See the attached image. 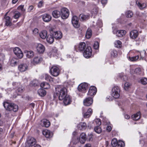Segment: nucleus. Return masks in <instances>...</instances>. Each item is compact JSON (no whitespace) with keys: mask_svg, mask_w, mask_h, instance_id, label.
I'll use <instances>...</instances> for the list:
<instances>
[{"mask_svg":"<svg viewBox=\"0 0 147 147\" xmlns=\"http://www.w3.org/2000/svg\"><path fill=\"white\" fill-rule=\"evenodd\" d=\"M36 49L38 52L39 53H42L45 51V47L42 44H38L36 47Z\"/></svg>","mask_w":147,"mask_h":147,"instance_id":"dca6fc26","label":"nucleus"},{"mask_svg":"<svg viewBox=\"0 0 147 147\" xmlns=\"http://www.w3.org/2000/svg\"><path fill=\"white\" fill-rule=\"evenodd\" d=\"M72 23L75 28H78L79 27L80 24L78 23V19L76 16H74L73 17L72 19Z\"/></svg>","mask_w":147,"mask_h":147,"instance_id":"9d476101","label":"nucleus"},{"mask_svg":"<svg viewBox=\"0 0 147 147\" xmlns=\"http://www.w3.org/2000/svg\"><path fill=\"white\" fill-rule=\"evenodd\" d=\"M50 71L51 75L55 77L58 76L59 74L58 67L55 66H53L51 68Z\"/></svg>","mask_w":147,"mask_h":147,"instance_id":"20e7f679","label":"nucleus"},{"mask_svg":"<svg viewBox=\"0 0 147 147\" xmlns=\"http://www.w3.org/2000/svg\"><path fill=\"white\" fill-rule=\"evenodd\" d=\"M42 60V58L40 57H36L33 60L32 63L34 65L39 63Z\"/></svg>","mask_w":147,"mask_h":147,"instance_id":"5701e85b","label":"nucleus"},{"mask_svg":"<svg viewBox=\"0 0 147 147\" xmlns=\"http://www.w3.org/2000/svg\"><path fill=\"white\" fill-rule=\"evenodd\" d=\"M38 30L36 28H35L33 31V32L34 34L36 35L38 34Z\"/></svg>","mask_w":147,"mask_h":147,"instance_id":"13d9d810","label":"nucleus"},{"mask_svg":"<svg viewBox=\"0 0 147 147\" xmlns=\"http://www.w3.org/2000/svg\"><path fill=\"white\" fill-rule=\"evenodd\" d=\"M117 145L118 147H124L125 146V143L122 141L119 140L118 142Z\"/></svg>","mask_w":147,"mask_h":147,"instance_id":"a18cd8bd","label":"nucleus"},{"mask_svg":"<svg viewBox=\"0 0 147 147\" xmlns=\"http://www.w3.org/2000/svg\"><path fill=\"white\" fill-rule=\"evenodd\" d=\"M38 93L39 95L41 96H44L46 94V91L43 89H40L38 91Z\"/></svg>","mask_w":147,"mask_h":147,"instance_id":"72a5a7b5","label":"nucleus"},{"mask_svg":"<svg viewBox=\"0 0 147 147\" xmlns=\"http://www.w3.org/2000/svg\"><path fill=\"white\" fill-rule=\"evenodd\" d=\"M38 81L36 80H34L33 81V84L34 86H37L38 85Z\"/></svg>","mask_w":147,"mask_h":147,"instance_id":"0e129e2a","label":"nucleus"},{"mask_svg":"<svg viewBox=\"0 0 147 147\" xmlns=\"http://www.w3.org/2000/svg\"><path fill=\"white\" fill-rule=\"evenodd\" d=\"M141 72V69L139 68H137L134 70L132 68H131L130 69V72L132 75L135 74H140Z\"/></svg>","mask_w":147,"mask_h":147,"instance_id":"aec40b11","label":"nucleus"},{"mask_svg":"<svg viewBox=\"0 0 147 147\" xmlns=\"http://www.w3.org/2000/svg\"><path fill=\"white\" fill-rule=\"evenodd\" d=\"M29 106L32 108H34L35 106V104L34 103H31L30 104Z\"/></svg>","mask_w":147,"mask_h":147,"instance_id":"774afa93","label":"nucleus"},{"mask_svg":"<svg viewBox=\"0 0 147 147\" xmlns=\"http://www.w3.org/2000/svg\"><path fill=\"white\" fill-rule=\"evenodd\" d=\"M93 138V135L92 134H90L88 136L87 140H88L89 141H90L92 140Z\"/></svg>","mask_w":147,"mask_h":147,"instance_id":"4d7b16f0","label":"nucleus"},{"mask_svg":"<svg viewBox=\"0 0 147 147\" xmlns=\"http://www.w3.org/2000/svg\"><path fill=\"white\" fill-rule=\"evenodd\" d=\"M139 58V56H138L137 55L136 56L131 57H129V59L130 60L132 61H135L136 60H137V59H138Z\"/></svg>","mask_w":147,"mask_h":147,"instance_id":"864d4df0","label":"nucleus"},{"mask_svg":"<svg viewBox=\"0 0 147 147\" xmlns=\"http://www.w3.org/2000/svg\"><path fill=\"white\" fill-rule=\"evenodd\" d=\"M63 100L64 104L65 105H67L69 104L71 101L69 96L67 95L65 96V97Z\"/></svg>","mask_w":147,"mask_h":147,"instance_id":"cd10ccee","label":"nucleus"},{"mask_svg":"<svg viewBox=\"0 0 147 147\" xmlns=\"http://www.w3.org/2000/svg\"><path fill=\"white\" fill-rule=\"evenodd\" d=\"M4 20L5 24L7 26H10L11 25V20L9 16H5L4 17Z\"/></svg>","mask_w":147,"mask_h":147,"instance_id":"b1692460","label":"nucleus"},{"mask_svg":"<svg viewBox=\"0 0 147 147\" xmlns=\"http://www.w3.org/2000/svg\"><path fill=\"white\" fill-rule=\"evenodd\" d=\"M49 54L50 55V57L57 56L58 55L57 49L56 47L53 48Z\"/></svg>","mask_w":147,"mask_h":147,"instance_id":"6ab92c4d","label":"nucleus"},{"mask_svg":"<svg viewBox=\"0 0 147 147\" xmlns=\"http://www.w3.org/2000/svg\"><path fill=\"white\" fill-rule=\"evenodd\" d=\"M19 87H18V91L19 92H22L24 90V88L23 87V86H22L20 85H20H18Z\"/></svg>","mask_w":147,"mask_h":147,"instance_id":"603ef678","label":"nucleus"},{"mask_svg":"<svg viewBox=\"0 0 147 147\" xmlns=\"http://www.w3.org/2000/svg\"><path fill=\"white\" fill-rule=\"evenodd\" d=\"M83 102L85 106H88L92 104L93 100L91 97H88L84 99Z\"/></svg>","mask_w":147,"mask_h":147,"instance_id":"f8f14e48","label":"nucleus"},{"mask_svg":"<svg viewBox=\"0 0 147 147\" xmlns=\"http://www.w3.org/2000/svg\"><path fill=\"white\" fill-rule=\"evenodd\" d=\"M140 112H138L136 114L133 115L132 116V118L133 120H138L140 118Z\"/></svg>","mask_w":147,"mask_h":147,"instance_id":"473e14b6","label":"nucleus"},{"mask_svg":"<svg viewBox=\"0 0 147 147\" xmlns=\"http://www.w3.org/2000/svg\"><path fill=\"white\" fill-rule=\"evenodd\" d=\"M118 142L116 139H113L111 142L112 145L113 147L116 146L117 145Z\"/></svg>","mask_w":147,"mask_h":147,"instance_id":"c03bdc74","label":"nucleus"},{"mask_svg":"<svg viewBox=\"0 0 147 147\" xmlns=\"http://www.w3.org/2000/svg\"><path fill=\"white\" fill-rule=\"evenodd\" d=\"M44 76L45 80L47 81H50L51 78V77L48 74H45Z\"/></svg>","mask_w":147,"mask_h":147,"instance_id":"de8ad7c7","label":"nucleus"},{"mask_svg":"<svg viewBox=\"0 0 147 147\" xmlns=\"http://www.w3.org/2000/svg\"><path fill=\"white\" fill-rule=\"evenodd\" d=\"M76 47L77 48L78 47L80 51H84L86 49V45L85 42H81L78 45V46H76Z\"/></svg>","mask_w":147,"mask_h":147,"instance_id":"4be33fe9","label":"nucleus"},{"mask_svg":"<svg viewBox=\"0 0 147 147\" xmlns=\"http://www.w3.org/2000/svg\"><path fill=\"white\" fill-rule=\"evenodd\" d=\"M54 37L57 39H59L62 37V34L60 31H56L53 34Z\"/></svg>","mask_w":147,"mask_h":147,"instance_id":"412c9836","label":"nucleus"},{"mask_svg":"<svg viewBox=\"0 0 147 147\" xmlns=\"http://www.w3.org/2000/svg\"><path fill=\"white\" fill-rule=\"evenodd\" d=\"M92 113V111L91 109H89L87 111L84 113L83 116L85 118H88L89 117Z\"/></svg>","mask_w":147,"mask_h":147,"instance_id":"393cba45","label":"nucleus"},{"mask_svg":"<svg viewBox=\"0 0 147 147\" xmlns=\"http://www.w3.org/2000/svg\"><path fill=\"white\" fill-rule=\"evenodd\" d=\"M34 8V6L32 5H30L29 6L28 9V12H30Z\"/></svg>","mask_w":147,"mask_h":147,"instance_id":"680f3d73","label":"nucleus"},{"mask_svg":"<svg viewBox=\"0 0 147 147\" xmlns=\"http://www.w3.org/2000/svg\"><path fill=\"white\" fill-rule=\"evenodd\" d=\"M78 129L83 130L85 129L86 128V125L84 122L81 123L78 125Z\"/></svg>","mask_w":147,"mask_h":147,"instance_id":"2f4dec72","label":"nucleus"},{"mask_svg":"<svg viewBox=\"0 0 147 147\" xmlns=\"http://www.w3.org/2000/svg\"><path fill=\"white\" fill-rule=\"evenodd\" d=\"M3 106L6 110L9 111L12 110L15 112L17 111L18 109V107L17 105L7 102H4Z\"/></svg>","mask_w":147,"mask_h":147,"instance_id":"f03ea898","label":"nucleus"},{"mask_svg":"<svg viewBox=\"0 0 147 147\" xmlns=\"http://www.w3.org/2000/svg\"><path fill=\"white\" fill-rule=\"evenodd\" d=\"M55 92L57 97L60 100H63L67 95L66 88L61 86H57L55 88Z\"/></svg>","mask_w":147,"mask_h":147,"instance_id":"f257e3e1","label":"nucleus"},{"mask_svg":"<svg viewBox=\"0 0 147 147\" xmlns=\"http://www.w3.org/2000/svg\"><path fill=\"white\" fill-rule=\"evenodd\" d=\"M107 2V0H101V3L103 5H105Z\"/></svg>","mask_w":147,"mask_h":147,"instance_id":"338daca9","label":"nucleus"},{"mask_svg":"<svg viewBox=\"0 0 147 147\" xmlns=\"http://www.w3.org/2000/svg\"><path fill=\"white\" fill-rule=\"evenodd\" d=\"M120 89L118 86H115L112 89L111 95L115 98H118L120 96Z\"/></svg>","mask_w":147,"mask_h":147,"instance_id":"7ed1b4c3","label":"nucleus"},{"mask_svg":"<svg viewBox=\"0 0 147 147\" xmlns=\"http://www.w3.org/2000/svg\"><path fill=\"white\" fill-rule=\"evenodd\" d=\"M52 15L54 18H57L61 16V13L59 11L55 10L53 11Z\"/></svg>","mask_w":147,"mask_h":147,"instance_id":"c85d7f7f","label":"nucleus"},{"mask_svg":"<svg viewBox=\"0 0 147 147\" xmlns=\"http://www.w3.org/2000/svg\"><path fill=\"white\" fill-rule=\"evenodd\" d=\"M96 92V87L94 86H91L90 88L87 95L90 96H92L95 94Z\"/></svg>","mask_w":147,"mask_h":147,"instance_id":"9b49d317","label":"nucleus"},{"mask_svg":"<svg viewBox=\"0 0 147 147\" xmlns=\"http://www.w3.org/2000/svg\"><path fill=\"white\" fill-rule=\"evenodd\" d=\"M92 51L91 48L90 47H87L83 53L84 57L87 58H89L91 55Z\"/></svg>","mask_w":147,"mask_h":147,"instance_id":"423d86ee","label":"nucleus"},{"mask_svg":"<svg viewBox=\"0 0 147 147\" xmlns=\"http://www.w3.org/2000/svg\"><path fill=\"white\" fill-rule=\"evenodd\" d=\"M42 16L43 21L46 22H49L51 19V16L47 13H45L42 15Z\"/></svg>","mask_w":147,"mask_h":147,"instance_id":"ddd939ff","label":"nucleus"},{"mask_svg":"<svg viewBox=\"0 0 147 147\" xmlns=\"http://www.w3.org/2000/svg\"><path fill=\"white\" fill-rule=\"evenodd\" d=\"M27 141L26 147H32L36 143L35 139L30 137L28 138Z\"/></svg>","mask_w":147,"mask_h":147,"instance_id":"39448f33","label":"nucleus"},{"mask_svg":"<svg viewBox=\"0 0 147 147\" xmlns=\"http://www.w3.org/2000/svg\"><path fill=\"white\" fill-rule=\"evenodd\" d=\"M14 54L20 59L22 58L23 56V54L21 50L18 47H16L13 50Z\"/></svg>","mask_w":147,"mask_h":147,"instance_id":"6e6552de","label":"nucleus"},{"mask_svg":"<svg viewBox=\"0 0 147 147\" xmlns=\"http://www.w3.org/2000/svg\"><path fill=\"white\" fill-rule=\"evenodd\" d=\"M42 134L45 136L47 138L51 137L53 135V133L51 131L47 129L44 130Z\"/></svg>","mask_w":147,"mask_h":147,"instance_id":"2eb2a0df","label":"nucleus"},{"mask_svg":"<svg viewBox=\"0 0 147 147\" xmlns=\"http://www.w3.org/2000/svg\"><path fill=\"white\" fill-rule=\"evenodd\" d=\"M98 12V10L96 9H94L92 11V13L93 14H96Z\"/></svg>","mask_w":147,"mask_h":147,"instance_id":"052dcab7","label":"nucleus"},{"mask_svg":"<svg viewBox=\"0 0 147 147\" xmlns=\"http://www.w3.org/2000/svg\"><path fill=\"white\" fill-rule=\"evenodd\" d=\"M40 86L44 89H48L49 88V85L48 83L43 82L41 83Z\"/></svg>","mask_w":147,"mask_h":147,"instance_id":"58836bf2","label":"nucleus"},{"mask_svg":"<svg viewBox=\"0 0 147 147\" xmlns=\"http://www.w3.org/2000/svg\"><path fill=\"white\" fill-rule=\"evenodd\" d=\"M125 15L127 18H131L133 15L132 12L130 10H128L126 12Z\"/></svg>","mask_w":147,"mask_h":147,"instance_id":"79ce46f5","label":"nucleus"},{"mask_svg":"<svg viewBox=\"0 0 147 147\" xmlns=\"http://www.w3.org/2000/svg\"><path fill=\"white\" fill-rule=\"evenodd\" d=\"M34 53L32 51H27L26 52V56L28 58H32L34 56Z\"/></svg>","mask_w":147,"mask_h":147,"instance_id":"4c0bfd02","label":"nucleus"},{"mask_svg":"<svg viewBox=\"0 0 147 147\" xmlns=\"http://www.w3.org/2000/svg\"><path fill=\"white\" fill-rule=\"evenodd\" d=\"M79 18L81 20L83 21L88 19L89 16L88 15H85L83 14H81L79 16Z\"/></svg>","mask_w":147,"mask_h":147,"instance_id":"f704fd0d","label":"nucleus"},{"mask_svg":"<svg viewBox=\"0 0 147 147\" xmlns=\"http://www.w3.org/2000/svg\"><path fill=\"white\" fill-rule=\"evenodd\" d=\"M136 3L139 8L141 9L145 8L146 6L145 4L141 3L139 1H137Z\"/></svg>","mask_w":147,"mask_h":147,"instance_id":"7c9ffc66","label":"nucleus"},{"mask_svg":"<svg viewBox=\"0 0 147 147\" xmlns=\"http://www.w3.org/2000/svg\"><path fill=\"white\" fill-rule=\"evenodd\" d=\"M61 18L63 19L67 18L69 15V10L66 8H63L61 9Z\"/></svg>","mask_w":147,"mask_h":147,"instance_id":"0eeeda50","label":"nucleus"},{"mask_svg":"<svg viewBox=\"0 0 147 147\" xmlns=\"http://www.w3.org/2000/svg\"><path fill=\"white\" fill-rule=\"evenodd\" d=\"M47 40L49 43H52L54 41V37L51 35H48L47 37Z\"/></svg>","mask_w":147,"mask_h":147,"instance_id":"e433bc0d","label":"nucleus"},{"mask_svg":"<svg viewBox=\"0 0 147 147\" xmlns=\"http://www.w3.org/2000/svg\"><path fill=\"white\" fill-rule=\"evenodd\" d=\"M115 47L117 48H120L121 46V42L119 40H116L114 42Z\"/></svg>","mask_w":147,"mask_h":147,"instance_id":"a19ab883","label":"nucleus"},{"mask_svg":"<svg viewBox=\"0 0 147 147\" xmlns=\"http://www.w3.org/2000/svg\"><path fill=\"white\" fill-rule=\"evenodd\" d=\"M21 15L20 13L18 11H16L15 13V15L13 16V18L15 19L18 18Z\"/></svg>","mask_w":147,"mask_h":147,"instance_id":"09e8293b","label":"nucleus"},{"mask_svg":"<svg viewBox=\"0 0 147 147\" xmlns=\"http://www.w3.org/2000/svg\"><path fill=\"white\" fill-rule=\"evenodd\" d=\"M87 139L86 135L84 133H82L80 135V142L82 144H84Z\"/></svg>","mask_w":147,"mask_h":147,"instance_id":"f3484780","label":"nucleus"},{"mask_svg":"<svg viewBox=\"0 0 147 147\" xmlns=\"http://www.w3.org/2000/svg\"><path fill=\"white\" fill-rule=\"evenodd\" d=\"M138 31L135 30H132L130 33V37L133 39H136L138 36Z\"/></svg>","mask_w":147,"mask_h":147,"instance_id":"a211bd4d","label":"nucleus"},{"mask_svg":"<svg viewBox=\"0 0 147 147\" xmlns=\"http://www.w3.org/2000/svg\"><path fill=\"white\" fill-rule=\"evenodd\" d=\"M18 9L19 10H20L22 12H24L25 11V9L24 8V5H20L18 6Z\"/></svg>","mask_w":147,"mask_h":147,"instance_id":"6e6d98bb","label":"nucleus"},{"mask_svg":"<svg viewBox=\"0 0 147 147\" xmlns=\"http://www.w3.org/2000/svg\"><path fill=\"white\" fill-rule=\"evenodd\" d=\"M92 30L90 29H88L86 33V37L88 39L90 38L92 35Z\"/></svg>","mask_w":147,"mask_h":147,"instance_id":"ea45409f","label":"nucleus"},{"mask_svg":"<svg viewBox=\"0 0 147 147\" xmlns=\"http://www.w3.org/2000/svg\"><path fill=\"white\" fill-rule=\"evenodd\" d=\"M99 43L97 41L95 42L94 44V48L95 49H97L99 47Z\"/></svg>","mask_w":147,"mask_h":147,"instance_id":"5fc2aeb1","label":"nucleus"},{"mask_svg":"<svg viewBox=\"0 0 147 147\" xmlns=\"http://www.w3.org/2000/svg\"><path fill=\"white\" fill-rule=\"evenodd\" d=\"M131 84L129 83L126 82L124 84V88L126 90H127L130 88Z\"/></svg>","mask_w":147,"mask_h":147,"instance_id":"49530a36","label":"nucleus"},{"mask_svg":"<svg viewBox=\"0 0 147 147\" xmlns=\"http://www.w3.org/2000/svg\"><path fill=\"white\" fill-rule=\"evenodd\" d=\"M43 3V1H40L38 3V7L39 8L41 7L42 6Z\"/></svg>","mask_w":147,"mask_h":147,"instance_id":"e2e57ef3","label":"nucleus"},{"mask_svg":"<svg viewBox=\"0 0 147 147\" xmlns=\"http://www.w3.org/2000/svg\"><path fill=\"white\" fill-rule=\"evenodd\" d=\"M106 130L108 132H110L111 130V127L110 126H107L106 128Z\"/></svg>","mask_w":147,"mask_h":147,"instance_id":"69168bd1","label":"nucleus"},{"mask_svg":"<svg viewBox=\"0 0 147 147\" xmlns=\"http://www.w3.org/2000/svg\"><path fill=\"white\" fill-rule=\"evenodd\" d=\"M116 35L119 37H121L125 35L126 33V32L125 30H119L116 31Z\"/></svg>","mask_w":147,"mask_h":147,"instance_id":"c756f323","label":"nucleus"},{"mask_svg":"<svg viewBox=\"0 0 147 147\" xmlns=\"http://www.w3.org/2000/svg\"><path fill=\"white\" fill-rule=\"evenodd\" d=\"M88 87V84L87 83H82L79 85L78 89L79 91L84 93Z\"/></svg>","mask_w":147,"mask_h":147,"instance_id":"1a4fd4ad","label":"nucleus"},{"mask_svg":"<svg viewBox=\"0 0 147 147\" xmlns=\"http://www.w3.org/2000/svg\"><path fill=\"white\" fill-rule=\"evenodd\" d=\"M94 131L98 134H100L101 132L102 129L99 126H98L95 127Z\"/></svg>","mask_w":147,"mask_h":147,"instance_id":"37998d69","label":"nucleus"},{"mask_svg":"<svg viewBox=\"0 0 147 147\" xmlns=\"http://www.w3.org/2000/svg\"><path fill=\"white\" fill-rule=\"evenodd\" d=\"M47 32L46 30H44L41 31L39 34L40 37L43 39H45L47 36Z\"/></svg>","mask_w":147,"mask_h":147,"instance_id":"a878e982","label":"nucleus"},{"mask_svg":"<svg viewBox=\"0 0 147 147\" xmlns=\"http://www.w3.org/2000/svg\"><path fill=\"white\" fill-rule=\"evenodd\" d=\"M42 125L43 127H48L50 125V123L49 120L45 119H43L42 121Z\"/></svg>","mask_w":147,"mask_h":147,"instance_id":"bb28decb","label":"nucleus"},{"mask_svg":"<svg viewBox=\"0 0 147 147\" xmlns=\"http://www.w3.org/2000/svg\"><path fill=\"white\" fill-rule=\"evenodd\" d=\"M96 124L98 125H100L101 124L100 119H97L95 120Z\"/></svg>","mask_w":147,"mask_h":147,"instance_id":"bf43d9fd","label":"nucleus"},{"mask_svg":"<svg viewBox=\"0 0 147 147\" xmlns=\"http://www.w3.org/2000/svg\"><path fill=\"white\" fill-rule=\"evenodd\" d=\"M117 52L115 50H112L111 52V55L112 57H115L117 55Z\"/></svg>","mask_w":147,"mask_h":147,"instance_id":"3c124183","label":"nucleus"},{"mask_svg":"<svg viewBox=\"0 0 147 147\" xmlns=\"http://www.w3.org/2000/svg\"><path fill=\"white\" fill-rule=\"evenodd\" d=\"M28 66L26 64H22L19 65L18 66V69L19 71L23 72L27 70Z\"/></svg>","mask_w":147,"mask_h":147,"instance_id":"4468645a","label":"nucleus"},{"mask_svg":"<svg viewBox=\"0 0 147 147\" xmlns=\"http://www.w3.org/2000/svg\"><path fill=\"white\" fill-rule=\"evenodd\" d=\"M18 60L15 58H13L10 61V63L11 65L12 66H15L17 65V63Z\"/></svg>","mask_w":147,"mask_h":147,"instance_id":"c9c22d12","label":"nucleus"},{"mask_svg":"<svg viewBox=\"0 0 147 147\" xmlns=\"http://www.w3.org/2000/svg\"><path fill=\"white\" fill-rule=\"evenodd\" d=\"M141 82L143 84H147V79L146 78H142L141 79Z\"/></svg>","mask_w":147,"mask_h":147,"instance_id":"8fccbe9b","label":"nucleus"}]
</instances>
